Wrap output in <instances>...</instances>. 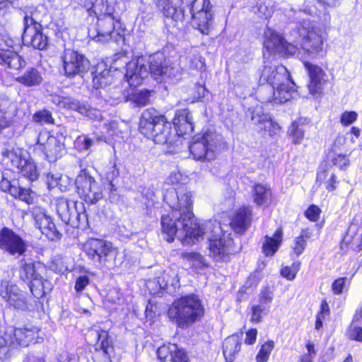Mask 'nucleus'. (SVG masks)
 <instances>
[{"mask_svg": "<svg viewBox=\"0 0 362 362\" xmlns=\"http://www.w3.org/2000/svg\"><path fill=\"white\" fill-rule=\"evenodd\" d=\"M220 145V136L216 133L209 132L194 139L188 148L194 160L209 162L216 158L218 148Z\"/></svg>", "mask_w": 362, "mask_h": 362, "instance_id": "obj_8", "label": "nucleus"}, {"mask_svg": "<svg viewBox=\"0 0 362 362\" xmlns=\"http://www.w3.org/2000/svg\"><path fill=\"white\" fill-rule=\"evenodd\" d=\"M153 1L165 18L175 22L184 20L182 0H153Z\"/></svg>", "mask_w": 362, "mask_h": 362, "instance_id": "obj_27", "label": "nucleus"}, {"mask_svg": "<svg viewBox=\"0 0 362 362\" xmlns=\"http://www.w3.org/2000/svg\"><path fill=\"white\" fill-rule=\"evenodd\" d=\"M310 78L308 89L313 95H320L325 86L329 82L328 76L325 71L320 66L310 64L304 63Z\"/></svg>", "mask_w": 362, "mask_h": 362, "instance_id": "obj_26", "label": "nucleus"}, {"mask_svg": "<svg viewBox=\"0 0 362 362\" xmlns=\"http://www.w3.org/2000/svg\"><path fill=\"white\" fill-rule=\"evenodd\" d=\"M4 161L18 170V172L29 180L33 181L37 178L38 173L35 163L23 158L21 153L16 151H7L4 153Z\"/></svg>", "mask_w": 362, "mask_h": 362, "instance_id": "obj_23", "label": "nucleus"}, {"mask_svg": "<svg viewBox=\"0 0 362 362\" xmlns=\"http://www.w3.org/2000/svg\"><path fill=\"white\" fill-rule=\"evenodd\" d=\"M182 257L195 267L204 268L209 266L206 259L197 252H183Z\"/></svg>", "mask_w": 362, "mask_h": 362, "instance_id": "obj_44", "label": "nucleus"}, {"mask_svg": "<svg viewBox=\"0 0 362 362\" xmlns=\"http://www.w3.org/2000/svg\"><path fill=\"white\" fill-rule=\"evenodd\" d=\"M321 211L319 207L312 205L305 211V216L311 221H317Z\"/></svg>", "mask_w": 362, "mask_h": 362, "instance_id": "obj_60", "label": "nucleus"}, {"mask_svg": "<svg viewBox=\"0 0 362 362\" xmlns=\"http://www.w3.org/2000/svg\"><path fill=\"white\" fill-rule=\"evenodd\" d=\"M13 197L25 202L28 204H33L35 199V194L30 189L23 188L20 185L17 189L16 195Z\"/></svg>", "mask_w": 362, "mask_h": 362, "instance_id": "obj_51", "label": "nucleus"}, {"mask_svg": "<svg viewBox=\"0 0 362 362\" xmlns=\"http://www.w3.org/2000/svg\"><path fill=\"white\" fill-rule=\"evenodd\" d=\"M127 60L126 55L122 53L117 54L114 57L111 68L117 70L123 65H126L125 78L130 86H139L148 74L160 83L176 78L180 74V67L170 64L163 53H156L149 57L148 68L143 57L134 59L129 62Z\"/></svg>", "mask_w": 362, "mask_h": 362, "instance_id": "obj_2", "label": "nucleus"}, {"mask_svg": "<svg viewBox=\"0 0 362 362\" xmlns=\"http://www.w3.org/2000/svg\"><path fill=\"white\" fill-rule=\"evenodd\" d=\"M186 66L190 70L202 71L204 70L205 62L203 57L196 51L189 53L185 58Z\"/></svg>", "mask_w": 362, "mask_h": 362, "instance_id": "obj_42", "label": "nucleus"}, {"mask_svg": "<svg viewBox=\"0 0 362 362\" xmlns=\"http://www.w3.org/2000/svg\"><path fill=\"white\" fill-rule=\"evenodd\" d=\"M283 240L281 228H278L272 237L265 236L262 245V252L266 256H273L278 250Z\"/></svg>", "mask_w": 362, "mask_h": 362, "instance_id": "obj_37", "label": "nucleus"}, {"mask_svg": "<svg viewBox=\"0 0 362 362\" xmlns=\"http://www.w3.org/2000/svg\"><path fill=\"white\" fill-rule=\"evenodd\" d=\"M0 296L15 309L27 310L32 307L30 300L28 298L26 293L19 289L18 286L11 281H1Z\"/></svg>", "mask_w": 362, "mask_h": 362, "instance_id": "obj_17", "label": "nucleus"}, {"mask_svg": "<svg viewBox=\"0 0 362 362\" xmlns=\"http://www.w3.org/2000/svg\"><path fill=\"white\" fill-rule=\"evenodd\" d=\"M297 15L296 18H301L299 23L298 33L302 37L301 47L308 54H316L322 51L323 43L326 40L325 30L316 23L310 19L303 18V16L310 15L309 11L299 10L293 11Z\"/></svg>", "mask_w": 362, "mask_h": 362, "instance_id": "obj_6", "label": "nucleus"}, {"mask_svg": "<svg viewBox=\"0 0 362 362\" xmlns=\"http://www.w3.org/2000/svg\"><path fill=\"white\" fill-rule=\"evenodd\" d=\"M16 81L25 87H35L42 83L43 77L38 69L29 67L23 74L16 78Z\"/></svg>", "mask_w": 362, "mask_h": 362, "instance_id": "obj_34", "label": "nucleus"}, {"mask_svg": "<svg viewBox=\"0 0 362 362\" xmlns=\"http://www.w3.org/2000/svg\"><path fill=\"white\" fill-rule=\"evenodd\" d=\"M342 244L354 250H362V231L356 225L350 226Z\"/></svg>", "mask_w": 362, "mask_h": 362, "instance_id": "obj_35", "label": "nucleus"}, {"mask_svg": "<svg viewBox=\"0 0 362 362\" xmlns=\"http://www.w3.org/2000/svg\"><path fill=\"white\" fill-rule=\"evenodd\" d=\"M356 318H354L348 329V335L351 339L362 341V327L356 324Z\"/></svg>", "mask_w": 362, "mask_h": 362, "instance_id": "obj_54", "label": "nucleus"}, {"mask_svg": "<svg viewBox=\"0 0 362 362\" xmlns=\"http://www.w3.org/2000/svg\"><path fill=\"white\" fill-rule=\"evenodd\" d=\"M23 44L40 50L46 49L49 45L48 37L38 28H23L22 35Z\"/></svg>", "mask_w": 362, "mask_h": 362, "instance_id": "obj_29", "label": "nucleus"}, {"mask_svg": "<svg viewBox=\"0 0 362 362\" xmlns=\"http://www.w3.org/2000/svg\"><path fill=\"white\" fill-rule=\"evenodd\" d=\"M83 251L90 260L100 266L106 265L117 255V250L112 243L99 238L87 240L83 245Z\"/></svg>", "mask_w": 362, "mask_h": 362, "instance_id": "obj_11", "label": "nucleus"}, {"mask_svg": "<svg viewBox=\"0 0 362 362\" xmlns=\"http://www.w3.org/2000/svg\"><path fill=\"white\" fill-rule=\"evenodd\" d=\"M64 75L72 78L88 71L89 61L82 54L70 48H65L60 56Z\"/></svg>", "mask_w": 362, "mask_h": 362, "instance_id": "obj_16", "label": "nucleus"}, {"mask_svg": "<svg viewBox=\"0 0 362 362\" xmlns=\"http://www.w3.org/2000/svg\"><path fill=\"white\" fill-rule=\"evenodd\" d=\"M300 263L297 262H294L291 267H284L281 270V274L289 281L294 279L300 269Z\"/></svg>", "mask_w": 362, "mask_h": 362, "instance_id": "obj_53", "label": "nucleus"}, {"mask_svg": "<svg viewBox=\"0 0 362 362\" xmlns=\"http://www.w3.org/2000/svg\"><path fill=\"white\" fill-rule=\"evenodd\" d=\"M251 212L250 207H242L232 219L230 225L238 233L243 232L247 227L250 221Z\"/></svg>", "mask_w": 362, "mask_h": 362, "instance_id": "obj_38", "label": "nucleus"}, {"mask_svg": "<svg viewBox=\"0 0 362 362\" xmlns=\"http://www.w3.org/2000/svg\"><path fill=\"white\" fill-rule=\"evenodd\" d=\"M274 343L273 341H267L263 344L256 356V361L257 362H266L268 361L269 355L273 350Z\"/></svg>", "mask_w": 362, "mask_h": 362, "instance_id": "obj_48", "label": "nucleus"}, {"mask_svg": "<svg viewBox=\"0 0 362 362\" xmlns=\"http://www.w3.org/2000/svg\"><path fill=\"white\" fill-rule=\"evenodd\" d=\"M103 64H98L95 72L93 74V85L96 89L105 88L112 80V76L109 70L103 69Z\"/></svg>", "mask_w": 362, "mask_h": 362, "instance_id": "obj_40", "label": "nucleus"}, {"mask_svg": "<svg viewBox=\"0 0 362 362\" xmlns=\"http://www.w3.org/2000/svg\"><path fill=\"white\" fill-rule=\"evenodd\" d=\"M252 12L260 18L267 19L274 13V2L272 0H257L252 6Z\"/></svg>", "mask_w": 362, "mask_h": 362, "instance_id": "obj_41", "label": "nucleus"}, {"mask_svg": "<svg viewBox=\"0 0 362 362\" xmlns=\"http://www.w3.org/2000/svg\"><path fill=\"white\" fill-rule=\"evenodd\" d=\"M164 201L172 209L175 216L187 219H197L192 213V194L184 187L177 192L175 189L168 190L164 195Z\"/></svg>", "mask_w": 362, "mask_h": 362, "instance_id": "obj_12", "label": "nucleus"}, {"mask_svg": "<svg viewBox=\"0 0 362 362\" xmlns=\"http://www.w3.org/2000/svg\"><path fill=\"white\" fill-rule=\"evenodd\" d=\"M305 246H306L305 240H303L302 238H296L294 241L293 251L297 256H299L304 251Z\"/></svg>", "mask_w": 362, "mask_h": 362, "instance_id": "obj_62", "label": "nucleus"}, {"mask_svg": "<svg viewBox=\"0 0 362 362\" xmlns=\"http://www.w3.org/2000/svg\"><path fill=\"white\" fill-rule=\"evenodd\" d=\"M264 46L269 52L286 57L295 55L298 50L297 45L288 42L281 35L269 28L264 32Z\"/></svg>", "mask_w": 362, "mask_h": 362, "instance_id": "obj_18", "label": "nucleus"}, {"mask_svg": "<svg viewBox=\"0 0 362 362\" xmlns=\"http://www.w3.org/2000/svg\"><path fill=\"white\" fill-rule=\"evenodd\" d=\"M89 282L90 280L87 276H80L76 279L74 287L75 290L77 292H81L85 289L86 286L89 284Z\"/></svg>", "mask_w": 362, "mask_h": 362, "instance_id": "obj_61", "label": "nucleus"}, {"mask_svg": "<svg viewBox=\"0 0 362 362\" xmlns=\"http://www.w3.org/2000/svg\"><path fill=\"white\" fill-rule=\"evenodd\" d=\"M116 123L112 122L108 124H105L106 132H103L101 136L95 134L93 138H90L87 135L82 134L76 137L74 142V148L78 151H87L95 144V141L106 140L107 137H112L115 133V128Z\"/></svg>", "mask_w": 362, "mask_h": 362, "instance_id": "obj_28", "label": "nucleus"}, {"mask_svg": "<svg viewBox=\"0 0 362 362\" xmlns=\"http://www.w3.org/2000/svg\"><path fill=\"white\" fill-rule=\"evenodd\" d=\"M0 64L6 68L13 70H20L23 68L26 62L25 59L16 52L0 45Z\"/></svg>", "mask_w": 362, "mask_h": 362, "instance_id": "obj_31", "label": "nucleus"}, {"mask_svg": "<svg viewBox=\"0 0 362 362\" xmlns=\"http://www.w3.org/2000/svg\"><path fill=\"white\" fill-rule=\"evenodd\" d=\"M150 99V92L147 90L135 92L131 98V100L138 106L146 105Z\"/></svg>", "mask_w": 362, "mask_h": 362, "instance_id": "obj_49", "label": "nucleus"}, {"mask_svg": "<svg viewBox=\"0 0 362 362\" xmlns=\"http://www.w3.org/2000/svg\"><path fill=\"white\" fill-rule=\"evenodd\" d=\"M250 321L254 323H259L262 321V315H267L269 312L258 305H252L251 308Z\"/></svg>", "mask_w": 362, "mask_h": 362, "instance_id": "obj_56", "label": "nucleus"}, {"mask_svg": "<svg viewBox=\"0 0 362 362\" xmlns=\"http://www.w3.org/2000/svg\"><path fill=\"white\" fill-rule=\"evenodd\" d=\"M272 300V292L269 288H266L260 293L258 305L263 308L264 309L269 312Z\"/></svg>", "mask_w": 362, "mask_h": 362, "instance_id": "obj_50", "label": "nucleus"}, {"mask_svg": "<svg viewBox=\"0 0 362 362\" xmlns=\"http://www.w3.org/2000/svg\"><path fill=\"white\" fill-rule=\"evenodd\" d=\"M50 100L60 108H66L74 110L77 106L76 100L69 97H62L59 95H50Z\"/></svg>", "mask_w": 362, "mask_h": 362, "instance_id": "obj_43", "label": "nucleus"}, {"mask_svg": "<svg viewBox=\"0 0 362 362\" xmlns=\"http://www.w3.org/2000/svg\"><path fill=\"white\" fill-rule=\"evenodd\" d=\"M39 329L33 326H25L22 328H15L13 330V339L11 340V333L6 332L4 336H0V362L10 357L11 345H18L20 346H28L33 341L39 342L36 339V334Z\"/></svg>", "mask_w": 362, "mask_h": 362, "instance_id": "obj_9", "label": "nucleus"}, {"mask_svg": "<svg viewBox=\"0 0 362 362\" xmlns=\"http://www.w3.org/2000/svg\"><path fill=\"white\" fill-rule=\"evenodd\" d=\"M347 281L348 279L346 277L336 279L332 284V292L335 295H339L342 293L343 289L344 288Z\"/></svg>", "mask_w": 362, "mask_h": 362, "instance_id": "obj_59", "label": "nucleus"}, {"mask_svg": "<svg viewBox=\"0 0 362 362\" xmlns=\"http://www.w3.org/2000/svg\"><path fill=\"white\" fill-rule=\"evenodd\" d=\"M295 86L291 79L289 80V83L284 82L274 88L261 86L257 91V97L262 103H284L293 97Z\"/></svg>", "mask_w": 362, "mask_h": 362, "instance_id": "obj_15", "label": "nucleus"}, {"mask_svg": "<svg viewBox=\"0 0 362 362\" xmlns=\"http://www.w3.org/2000/svg\"><path fill=\"white\" fill-rule=\"evenodd\" d=\"M305 129L302 124L298 122H293L289 129L288 134L291 136L292 141L295 144H300L304 138Z\"/></svg>", "mask_w": 362, "mask_h": 362, "instance_id": "obj_46", "label": "nucleus"}, {"mask_svg": "<svg viewBox=\"0 0 362 362\" xmlns=\"http://www.w3.org/2000/svg\"><path fill=\"white\" fill-rule=\"evenodd\" d=\"M192 26L201 33L209 35L214 19L209 0H194L189 5Z\"/></svg>", "mask_w": 362, "mask_h": 362, "instance_id": "obj_13", "label": "nucleus"}, {"mask_svg": "<svg viewBox=\"0 0 362 362\" xmlns=\"http://www.w3.org/2000/svg\"><path fill=\"white\" fill-rule=\"evenodd\" d=\"M33 119L34 122L41 124H52L54 122L51 112L47 110L35 112L33 116Z\"/></svg>", "mask_w": 362, "mask_h": 362, "instance_id": "obj_52", "label": "nucleus"}, {"mask_svg": "<svg viewBox=\"0 0 362 362\" xmlns=\"http://www.w3.org/2000/svg\"><path fill=\"white\" fill-rule=\"evenodd\" d=\"M206 93L207 90L204 86L197 85L196 86V93L194 95L192 99H189L188 100H189L190 103H194L198 100L204 98L206 96Z\"/></svg>", "mask_w": 362, "mask_h": 362, "instance_id": "obj_64", "label": "nucleus"}, {"mask_svg": "<svg viewBox=\"0 0 362 362\" xmlns=\"http://www.w3.org/2000/svg\"><path fill=\"white\" fill-rule=\"evenodd\" d=\"M89 37L95 42H107L110 40L117 44L124 42V36L115 30V18L112 15L98 18L96 26L88 31Z\"/></svg>", "mask_w": 362, "mask_h": 362, "instance_id": "obj_14", "label": "nucleus"}, {"mask_svg": "<svg viewBox=\"0 0 362 362\" xmlns=\"http://www.w3.org/2000/svg\"><path fill=\"white\" fill-rule=\"evenodd\" d=\"M358 117L357 112L354 111H345L340 117V122L344 126H349L353 124Z\"/></svg>", "mask_w": 362, "mask_h": 362, "instance_id": "obj_58", "label": "nucleus"}, {"mask_svg": "<svg viewBox=\"0 0 362 362\" xmlns=\"http://www.w3.org/2000/svg\"><path fill=\"white\" fill-rule=\"evenodd\" d=\"M249 111L251 121L257 131L267 132L270 136L280 131L279 124L272 119L270 115L264 112L262 106L257 105Z\"/></svg>", "mask_w": 362, "mask_h": 362, "instance_id": "obj_24", "label": "nucleus"}, {"mask_svg": "<svg viewBox=\"0 0 362 362\" xmlns=\"http://www.w3.org/2000/svg\"><path fill=\"white\" fill-rule=\"evenodd\" d=\"M19 187V181L18 180H8L5 177V174L0 182V189L1 191L8 192L12 197L16 195L17 189Z\"/></svg>", "mask_w": 362, "mask_h": 362, "instance_id": "obj_47", "label": "nucleus"}, {"mask_svg": "<svg viewBox=\"0 0 362 362\" xmlns=\"http://www.w3.org/2000/svg\"><path fill=\"white\" fill-rule=\"evenodd\" d=\"M201 231L200 240L206 238L208 240L209 256L215 262H228L236 253L231 234L225 231L216 221H208L199 228Z\"/></svg>", "mask_w": 362, "mask_h": 362, "instance_id": "obj_3", "label": "nucleus"}, {"mask_svg": "<svg viewBox=\"0 0 362 362\" xmlns=\"http://www.w3.org/2000/svg\"><path fill=\"white\" fill-rule=\"evenodd\" d=\"M37 145L39 149L44 153L46 158L51 163L55 162L65 152L64 144L46 131L40 132Z\"/></svg>", "mask_w": 362, "mask_h": 362, "instance_id": "obj_21", "label": "nucleus"}, {"mask_svg": "<svg viewBox=\"0 0 362 362\" xmlns=\"http://www.w3.org/2000/svg\"><path fill=\"white\" fill-rule=\"evenodd\" d=\"M197 219H187L175 216V213L163 215L161 218V228L163 238L172 243L175 237L183 245H191L199 241L201 231Z\"/></svg>", "mask_w": 362, "mask_h": 362, "instance_id": "obj_4", "label": "nucleus"}, {"mask_svg": "<svg viewBox=\"0 0 362 362\" xmlns=\"http://www.w3.org/2000/svg\"><path fill=\"white\" fill-rule=\"evenodd\" d=\"M32 214L35 226L47 239L54 240L60 238V233L57 230L55 224L50 216H47L43 209L39 206L33 207Z\"/></svg>", "mask_w": 362, "mask_h": 362, "instance_id": "obj_25", "label": "nucleus"}, {"mask_svg": "<svg viewBox=\"0 0 362 362\" xmlns=\"http://www.w3.org/2000/svg\"><path fill=\"white\" fill-rule=\"evenodd\" d=\"M77 107L75 111L88 117L92 120H100L102 119L101 112L99 110L90 108L88 105L80 103L77 101Z\"/></svg>", "mask_w": 362, "mask_h": 362, "instance_id": "obj_45", "label": "nucleus"}, {"mask_svg": "<svg viewBox=\"0 0 362 362\" xmlns=\"http://www.w3.org/2000/svg\"><path fill=\"white\" fill-rule=\"evenodd\" d=\"M119 175V169L117 168V165L115 163L112 165L109 170H107L105 173L106 179L109 181V185L110 187V191L113 192L116 190V188L115 187V185L112 184V180L117 177Z\"/></svg>", "mask_w": 362, "mask_h": 362, "instance_id": "obj_57", "label": "nucleus"}, {"mask_svg": "<svg viewBox=\"0 0 362 362\" xmlns=\"http://www.w3.org/2000/svg\"><path fill=\"white\" fill-rule=\"evenodd\" d=\"M0 250L11 256L19 257L27 250V244L13 230L4 227L0 230Z\"/></svg>", "mask_w": 362, "mask_h": 362, "instance_id": "obj_20", "label": "nucleus"}, {"mask_svg": "<svg viewBox=\"0 0 362 362\" xmlns=\"http://www.w3.org/2000/svg\"><path fill=\"white\" fill-rule=\"evenodd\" d=\"M290 74L283 65H276L271 62H264V69L259 78L262 84L267 83L266 86L275 88L284 82L289 83Z\"/></svg>", "mask_w": 362, "mask_h": 362, "instance_id": "obj_22", "label": "nucleus"}, {"mask_svg": "<svg viewBox=\"0 0 362 362\" xmlns=\"http://www.w3.org/2000/svg\"><path fill=\"white\" fill-rule=\"evenodd\" d=\"M204 313L202 302L194 294L186 295L175 300L168 310L170 320L181 328L188 327L199 321Z\"/></svg>", "mask_w": 362, "mask_h": 362, "instance_id": "obj_5", "label": "nucleus"}, {"mask_svg": "<svg viewBox=\"0 0 362 362\" xmlns=\"http://www.w3.org/2000/svg\"><path fill=\"white\" fill-rule=\"evenodd\" d=\"M76 185L78 194L86 203L95 204L102 199L101 187L93 177L85 171H81L77 176Z\"/></svg>", "mask_w": 362, "mask_h": 362, "instance_id": "obj_19", "label": "nucleus"}, {"mask_svg": "<svg viewBox=\"0 0 362 362\" xmlns=\"http://www.w3.org/2000/svg\"><path fill=\"white\" fill-rule=\"evenodd\" d=\"M158 359L161 362H188L184 350L175 344H164L157 350Z\"/></svg>", "mask_w": 362, "mask_h": 362, "instance_id": "obj_30", "label": "nucleus"}, {"mask_svg": "<svg viewBox=\"0 0 362 362\" xmlns=\"http://www.w3.org/2000/svg\"><path fill=\"white\" fill-rule=\"evenodd\" d=\"M119 291L115 288L110 290L107 295V300L112 304H119L121 299Z\"/></svg>", "mask_w": 362, "mask_h": 362, "instance_id": "obj_63", "label": "nucleus"}, {"mask_svg": "<svg viewBox=\"0 0 362 362\" xmlns=\"http://www.w3.org/2000/svg\"><path fill=\"white\" fill-rule=\"evenodd\" d=\"M23 28H41L46 12L42 6L26 7L24 11Z\"/></svg>", "mask_w": 362, "mask_h": 362, "instance_id": "obj_33", "label": "nucleus"}, {"mask_svg": "<svg viewBox=\"0 0 362 362\" xmlns=\"http://www.w3.org/2000/svg\"><path fill=\"white\" fill-rule=\"evenodd\" d=\"M56 209L62 221L73 228H79L87 223L88 216L82 202L61 197L57 200Z\"/></svg>", "mask_w": 362, "mask_h": 362, "instance_id": "obj_10", "label": "nucleus"}, {"mask_svg": "<svg viewBox=\"0 0 362 362\" xmlns=\"http://www.w3.org/2000/svg\"><path fill=\"white\" fill-rule=\"evenodd\" d=\"M272 198V191L267 185L257 184L253 188V200L258 206H267Z\"/></svg>", "mask_w": 362, "mask_h": 362, "instance_id": "obj_36", "label": "nucleus"}, {"mask_svg": "<svg viewBox=\"0 0 362 362\" xmlns=\"http://www.w3.org/2000/svg\"><path fill=\"white\" fill-rule=\"evenodd\" d=\"M115 3L109 0H84L83 6L89 15H95L98 18L100 16L113 15L115 13Z\"/></svg>", "mask_w": 362, "mask_h": 362, "instance_id": "obj_32", "label": "nucleus"}, {"mask_svg": "<svg viewBox=\"0 0 362 362\" xmlns=\"http://www.w3.org/2000/svg\"><path fill=\"white\" fill-rule=\"evenodd\" d=\"M176 134L172 132V125L165 117L154 109H147L141 115L139 131L156 144L176 145L182 144L180 136L190 134L194 130L192 117L188 109L177 110L173 119Z\"/></svg>", "mask_w": 362, "mask_h": 362, "instance_id": "obj_1", "label": "nucleus"}, {"mask_svg": "<svg viewBox=\"0 0 362 362\" xmlns=\"http://www.w3.org/2000/svg\"><path fill=\"white\" fill-rule=\"evenodd\" d=\"M332 163L334 165L338 167L339 169H345L349 165V159L347 156L340 153H334Z\"/></svg>", "mask_w": 362, "mask_h": 362, "instance_id": "obj_55", "label": "nucleus"}, {"mask_svg": "<svg viewBox=\"0 0 362 362\" xmlns=\"http://www.w3.org/2000/svg\"><path fill=\"white\" fill-rule=\"evenodd\" d=\"M241 343L236 335L227 337L223 343V352L226 359L232 361L234 355L240 350Z\"/></svg>", "mask_w": 362, "mask_h": 362, "instance_id": "obj_39", "label": "nucleus"}, {"mask_svg": "<svg viewBox=\"0 0 362 362\" xmlns=\"http://www.w3.org/2000/svg\"><path fill=\"white\" fill-rule=\"evenodd\" d=\"M46 267L40 262H25L20 269V278L30 282V289L36 298H40L52 288V283L44 278Z\"/></svg>", "mask_w": 362, "mask_h": 362, "instance_id": "obj_7", "label": "nucleus"}]
</instances>
